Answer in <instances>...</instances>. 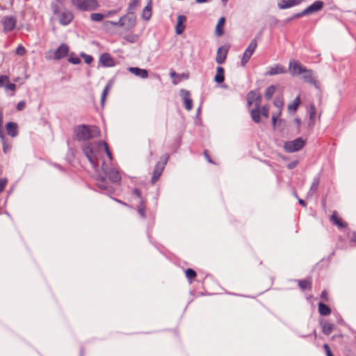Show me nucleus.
<instances>
[{
	"label": "nucleus",
	"instance_id": "20",
	"mask_svg": "<svg viewBox=\"0 0 356 356\" xmlns=\"http://www.w3.org/2000/svg\"><path fill=\"white\" fill-rule=\"evenodd\" d=\"M99 61L105 67H113L115 65V61L107 53H104L101 56Z\"/></svg>",
	"mask_w": 356,
	"mask_h": 356
},
{
	"label": "nucleus",
	"instance_id": "7",
	"mask_svg": "<svg viewBox=\"0 0 356 356\" xmlns=\"http://www.w3.org/2000/svg\"><path fill=\"white\" fill-rule=\"evenodd\" d=\"M301 74L302 79L305 82L309 83L312 85H314L315 87L318 88V83L315 79L314 74L312 70L307 69L305 67Z\"/></svg>",
	"mask_w": 356,
	"mask_h": 356
},
{
	"label": "nucleus",
	"instance_id": "39",
	"mask_svg": "<svg viewBox=\"0 0 356 356\" xmlns=\"http://www.w3.org/2000/svg\"><path fill=\"white\" fill-rule=\"evenodd\" d=\"M104 17V15L101 13H92L90 15V19L94 22H101Z\"/></svg>",
	"mask_w": 356,
	"mask_h": 356
},
{
	"label": "nucleus",
	"instance_id": "4",
	"mask_svg": "<svg viewBox=\"0 0 356 356\" xmlns=\"http://www.w3.org/2000/svg\"><path fill=\"white\" fill-rule=\"evenodd\" d=\"M72 4L81 10H95L99 4L97 0H71Z\"/></svg>",
	"mask_w": 356,
	"mask_h": 356
},
{
	"label": "nucleus",
	"instance_id": "50",
	"mask_svg": "<svg viewBox=\"0 0 356 356\" xmlns=\"http://www.w3.org/2000/svg\"><path fill=\"white\" fill-rule=\"evenodd\" d=\"M26 103L25 101H20L17 104V110L18 111H22L26 108Z\"/></svg>",
	"mask_w": 356,
	"mask_h": 356
},
{
	"label": "nucleus",
	"instance_id": "34",
	"mask_svg": "<svg viewBox=\"0 0 356 356\" xmlns=\"http://www.w3.org/2000/svg\"><path fill=\"white\" fill-rule=\"evenodd\" d=\"M250 114H251V118L254 122L258 123L260 122V109L259 108H255L252 109Z\"/></svg>",
	"mask_w": 356,
	"mask_h": 356
},
{
	"label": "nucleus",
	"instance_id": "30",
	"mask_svg": "<svg viewBox=\"0 0 356 356\" xmlns=\"http://www.w3.org/2000/svg\"><path fill=\"white\" fill-rule=\"evenodd\" d=\"M318 312L322 316H327L331 313V309L323 302L318 304Z\"/></svg>",
	"mask_w": 356,
	"mask_h": 356
},
{
	"label": "nucleus",
	"instance_id": "51",
	"mask_svg": "<svg viewBox=\"0 0 356 356\" xmlns=\"http://www.w3.org/2000/svg\"><path fill=\"white\" fill-rule=\"evenodd\" d=\"M323 348L325 350V352L327 356H334V355L332 354L331 349L327 343H325L323 345Z\"/></svg>",
	"mask_w": 356,
	"mask_h": 356
},
{
	"label": "nucleus",
	"instance_id": "47",
	"mask_svg": "<svg viewBox=\"0 0 356 356\" xmlns=\"http://www.w3.org/2000/svg\"><path fill=\"white\" fill-rule=\"evenodd\" d=\"M8 184V179L6 178L0 179V193L4 190Z\"/></svg>",
	"mask_w": 356,
	"mask_h": 356
},
{
	"label": "nucleus",
	"instance_id": "17",
	"mask_svg": "<svg viewBox=\"0 0 356 356\" xmlns=\"http://www.w3.org/2000/svg\"><path fill=\"white\" fill-rule=\"evenodd\" d=\"M186 21V17L184 15H179L177 17V22L175 26V32L177 34H181L185 30V22Z\"/></svg>",
	"mask_w": 356,
	"mask_h": 356
},
{
	"label": "nucleus",
	"instance_id": "35",
	"mask_svg": "<svg viewBox=\"0 0 356 356\" xmlns=\"http://www.w3.org/2000/svg\"><path fill=\"white\" fill-rule=\"evenodd\" d=\"M126 19V15L121 17L118 22H112V21H107L105 22L106 24H112L115 26H124V20Z\"/></svg>",
	"mask_w": 356,
	"mask_h": 356
},
{
	"label": "nucleus",
	"instance_id": "23",
	"mask_svg": "<svg viewBox=\"0 0 356 356\" xmlns=\"http://www.w3.org/2000/svg\"><path fill=\"white\" fill-rule=\"evenodd\" d=\"M225 80V70L222 67H217L216 74L214 76V81L218 83H221Z\"/></svg>",
	"mask_w": 356,
	"mask_h": 356
},
{
	"label": "nucleus",
	"instance_id": "1",
	"mask_svg": "<svg viewBox=\"0 0 356 356\" xmlns=\"http://www.w3.org/2000/svg\"><path fill=\"white\" fill-rule=\"evenodd\" d=\"M74 133L77 140H88L98 137L100 131L96 126L81 124L76 127Z\"/></svg>",
	"mask_w": 356,
	"mask_h": 356
},
{
	"label": "nucleus",
	"instance_id": "63",
	"mask_svg": "<svg viewBox=\"0 0 356 356\" xmlns=\"http://www.w3.org/2000/svg\"><path fill=\"white\" fill-rule=\"evenodd\" d=\"M294 122L296 124L297 127L299 128L301 124L300 120L299 118H296L294 120Z\"/></svg>",
	"mask_w": 356,
	"mask_h": 356
},
{
	"label": "nucleus",
	"instance_id": "15",
	"mask_svg": "<svg viewBox=\"0 0 356 356\" xmlns=\"http://www.w3.org/2000/svg\"><path fill=\"white\" fill-rule=\"evenodd\" d=\"M69 52V47L67 44L63 43L54 52V59L60 60L65 57Z\"/></svg>",
	"mask_w": 356,
	"mask_h": 356
},
{
	"label": "nucleus",
	"instance_id": "60",
	"mask_svg": "<svg viewBox=\"0 0 356 356\" xmlns=\"http://www.w3.org/2000/svg\"><path fill=\"white\" fill-rule=\"evenodd\" d=\"M170 75L172 79H178L179 77V74H177L176 73V72H175V71H171L170 73Z\"/></svg>",
	"mask_w": 356,
	"mask_h": 356
},
{
	"label": "nucleus",
	"instance_id": "9",
	"mask_svg": "<svg viewBox=\"0 0 356 356\" xmlns=\"http://www.w3.org/2000/svg\"><path fill=\"white\" fill-rule=\"evenodd\" d=\"M303 0H278L277 7L281 10L292 8L300 4Z\"/></svg>",
	"mask_w": 356,
	"mask_h": 356
},
{
	"label": "nucleus",
	"instance_id": "59",
	"mask_svg": "<svg viewBox=\"0 0 356 356\" xmlns=\"http://www.w3.org/2000/svg\"><path fill=\"white\" fill-rule=\"evenodd\" d=\"M133 193L139 198L140 201L141 200V199H143L141 196L140 191L138 188H135Z\"/></svg>",
	"mask_w": 356,
	"mask_h": 356
},
{
	"label": "nucleus",
	"instance_id": "19",
	"mask_svg": "<svg viewBox=\"0 0 356 356\" xmlns=\"http://www.w3.org/2000/svg\"><path fill=\"white\" fill-rule=\"evenodd\" d=\"M104 172L112 182H118L121 180V175L120 172L115 169H110L108 171Z\"/></svg>",
	"mask_w": 356,
	"mask_h": 356
},
{
	"label": "nucleus",
	"instance_id": "64",
	"mask_svg": "<svg viewBox=\"0 0 356 356\" xmlns=\"http://www.w3.org/2000/svg\"><path fill=\"white\" fill-rule=\"evenodd\" d=\"M298 202L302 206L305 207L306 204L304 200L299 199Z\"/></svg>",
	"mask_w": 356,
	"mask_h": 356
},
{
	"label": "nucleus",
	"instance_id": "12",
	"mask_svg": "<svg viewBox=\"0 0 356 356\" xmlns=\"http://www.w3.org/2000/svg\"><path fill=\"white\" fill-rule=\"evenodd\" d=\"M17 21L15 17L6 16L3 19L2 24L5 32L11 31L16 26Z\"/></svg>",
	"mask_w": 356,
	"mask_h": 356
},
{
	"label": "nucleus",
	"instance_id": "38",
	"mask_svg": "<svg viewBox=\"0 0 356 356\" xmlns=\"http://www.w3.org/2000/svg\"><path fill=\"white\" fill-rule=\"evenodd\" d=\"M152 15L151 8L147 6L143 10L142 17L144 19L148 20Z\"/></svg>",
	"mask_w": 356,
	"mask_h": 356
},
{
	"label": "nucleus",
	"instance_id": "46",
	"mask_svg": "<svg viewBox=\"0 0 356 356\" xmlns=\"http://www.w3.org/2000/svg\"><path fill=\"white\" fill-rule=\"evenodd\" d=\"M81 56L83 58L85 62L87 64H90L93 60V58L90 55H88V54L83 53V54H81Z\"/></svg>",
	"mask_w": 356,
	"mask_h": 356
},
{
	"label": "nucleus",
	"instance_id": "25",
	"mask_svg": "<svg viewBox=\"0 0 356 356\" xmlns=\"http://www.w3.org/2000/svg\"><path fill=\"white\" fill-rule=\"evenodd\" d=\"M322 332L324 334H330L334 328V325L328 322H321Z\"/></svg>",
	"mask_w": 356,
	"mask_h": 356
},
{
	"label": "nucleus",
	"instance_id": "44",
	"mask_svg": "<svg viewBox=\"0 0 356 356\" xmlns=\"http://www.w3.org/2000/svg\"><path fill=\"white\" fill-rule=\"evenodd\" d=\"M16 85L15 83H10V81L7 82L4 86V89L6 90H10L13 92L16 90Z\"/></svg>",
	"mask_w": 356,
	"mask_h": 356
},
{
	"label": "nucleus",
	"instance_id": "32",
	"mask_svg": "<svg viewBox=\"0 0 356 356\" xmlns=\"http://www.w3.org/2000/svg\"><path fill=\"white\" fill-rule=\"evenodd\" d=\"M298 286L302 290H310L312 289V281L309 280H298Z\"/></svg>",
	"mask_w": 356,
	"mask_h": 356
},
{
	"label": "nucleus",
	"instance_id": "13",
	"mask_svg": "<svg viewBox=\"0 0 356 356\" xmlns=\"http://www.w3.org/2000/svg\"><path fill=\"white\" fill-rule=\"evenodd\" d=\"M229 48L226 46H221L218 49L216 61L218 64H222L227 58Z\"/></svg>",
	"mask_w": 356,
	"mask_h": 356
},
{
	"label": "nucleus",
	"instance_id": "49",
	"mask_svg": "<svg viewBox=\"0 0 356 356\" xmlns=\"http://www.w3.org/2000/svg\"><path fill=\"white\" fill-rule=\"evenodd\" d=\"M25 53H26V49L22 45L18 46L17 48L16 49V54L19 56H22L24 55Z\"/></svg>",
	"mask_w": 356,
	"mask_h": 356
},
{
	"label": "nucleus",
	"instance_id": "26",
	"mask_svg": "<svg viewBox=\"0 0 356 356\" xmlns=\"http://www.w3.org/2000/svg\"><path fill=\"white\" fill-rule=\"evenodd\" d=\"M97 146L99 149L103 148L107 155V156L109 158L110 160H113V155L109 149L108 144L103 141L100 140L97 143Z\"/></svg>",
	"mask_w": 356,
	"mask_h": 356
},
{
	"label": "nucleus",
	"instance_id": "43",
	"mask_svg": "<svg viewBox=\"0 0 356 356\" xmlns=\"http://www.w3.org/2000/svg\"><path fill=\"white\" fill-rule=\"evenodd\" d=\"M260 114H261L266 118L269 117V108L267 105L261 107L260 110Z\"/></svg>",
	"mask_w": 356,
	"mask_h": 356
},
{
	"label": "nucleus",
	"instance_id": "28",
	"mask_svg": "<svg viewBox=\"0 0 356 356\" xmlns=\"http://www.w3.org/2000/svg\"><path fill=\"white\" fill-rule=\"evenodd\" d=\"M137 211L140 217H142L143 218H145L146 217V206L145 200L143 199H141V200L139 202Z\"/></svg>",
	"mask_w": 356,
	"mask_h": 356
},
{
	"label": "nucleus",
	"instance_id": "42",
	"mask_svg": "<svg viewBox=\"0 0 356 356\" xmlns=\"http://www.w3.org/2000/svg\"><path fill=\"white\" fill-rule=\"evenodd\" d=\"M124 39L131 43H134L138 41V37L136 34H129L125 35Z\"/></svg>",
	"mask_w": 356,
	"mask_h": 356
},
{
	"label": "nucleus",
	"instance_id": "16",
	"mask_svg": "<svg viewBox=\"0 0 356 356\" xmlns=\"http://www.w3.org/2000/svg\"><path fill=\"white\" fill-rule=\"evenodd\" d=\"M330 220L339 228H344L347 227V223L339 216L336 211L332 212L330 216Z\"/></svg>",
	"mask_w": 356,
	"mask_h": 356
},
{
	"label": "nucleus",
	"instance_id": "62",
	"mask_svg": "<svg viewBox=\"0 0 356 356\" xmlns=\"http://www.w3.org/2000/svg\"><path fill=\"white\" fill-rule=\"evenodd\" d=\"M204 156L206 157L207 160L209 162V163H212V161L211 159H210L209 154H208V151L207 150H204Z\"/></svg>",
	"mask_w": 356,
	"mask_h": 356
},
{
	"label": "nucleus",
	"instance_id": "40",
	"mask_svg": "<svg viewBox=\"0 0 356 356\" xmlns=\"http://www.w3.org/2000/svg\"><path fill=\"white\" fill-rule=\"evenodd\" d=\"M139 4V0H131L129 5V12L133 13Z\"/></svg>",
	"mask_w": 356,
	"mask_h": 356
},
{
	"label": "nucleus",
	"instance_id": "29",
	"mask_svg": "<svg viewBox=\"0 0 356 356\" xmlns=\"http://www.w3.org/2000/svg\"><path fill=\"white\" fill-rule=\"evenodd\" d=\"M273 104L274 106L277 108V111L275 113H277V115H281L282 110L284 106L283 99L282 97H276Z\"/></svg>",
	"mask_w": 356,
	"mask_h": 356
},
{
	"label": "nucleus",
	"instance_id": "18",
	"mask_svg": "<svg viewBox=\"0 0 356 356\" xmlns=\"http://www.w3.org/2000/svg\"><path fill=\"white\" fill-rule=\"evenodd\" d=\"M129 72L136 76L142 79H146L148 77V72L145 69H140L139 67H130L128 69Z\"/></svg>",
	"mask_w": 356,
	"mask_h": 356
},
{
	"label": "nucleus",
	"instance_id": "41",
	"mask_svg": "<svg viewBox=\"0 0 356 356\" xmlns=\"http://www.w3.org/2000/svg\"><path fill=\"white\" fill-rule=\"evenodd\" d=\"M316 118V107L314 104L309 106V119L314 123Z\"/></svg>",
	"mask_w": 356,
	"mask_h": 356
},
{
	"label": "nucleus",
	"instance_id": "27",
	"mask_svg": "<svg viewBox=\"0 0 356 356\" xmlns=\"http://www.w3.org/2000/svg\"><path fill=\"white\" fill-rule=\"evenodd\" d=\"M300 102L301 101L300 96L296 97L293 101V102L288 105V110L289 111L296 112L298 108Z\"/></svg>",
	"mask_w": 356,
	"mask_h": 356
},
{
	"label": "nucleus",
	"instance_id": "33",
	"mask_svg": "<svg viewBox=\"0 0 356 356\" xmlns=\"http://www.w3.org/2000/svg\"><path fill=\"white\" fill-rule=\"evenodd\" d=\"M185 275L190 283H192L193 280L197 277L196 272L191 268H187L185 271Z\"/></svg>",
	"mask_w": 356,
	"mask_h": 356
},
{
	"label": "nucleus",
	"instance_id": "6",
	"mask_svg": "<svg viewBox=\"0 0 356 356\" xmlns=\"http://www.w3.org/2000/svg\"><path fill=\"white\" fill-rule=\"evenodd\" d=\"M257 47V40L255 39H253L250 42V44L248 45V47H247V49H245V51L243 53V55L242 56L241 61V65H243V66L245 65V64L248 62L250 57L252 56L254 51H255Z\"/></svg>",
	"mask_w": 356,
	"mask_h": 356
},
{
	"label": "nucleus",
	"instance_id": "56",
	"mask_svg": "<svg viewBox=\"0 0 356 356\" xmlns=\"http://www.w3.org/2000/svg\"><path fill=\"white\" fill-rule=\"evenodd\" d=\"M280 115H277V113H273V115H272V124H273V127L275 128V125H276V121H277V119L280 117Z\"/></svg>",
	"mask_w": 356,
	"mask_h": 356
},
{
	"label": "nucleus",
	"instance_id": "53",
	"mask_svg": "<svg viewBox=\"0 0 356 356\" xmlns=\"http://www.w3.org/2000/svg\"><path fill=\"white\" fill-rule=\"evenodd\" d=\"M350 242L356 243V232H351L348 234Z\"/></svg>",
	"mask_w": 356,
	"mask_h": 356
},
{
	"label": "nucleus",
	"instance_id": "48",
	"mask_svg": "<svg viewBox=\"0 0 356 356\" xmlns=\"http://www.w3.org/2000/svg\"><path fill=\"white\" fill-rule=\"evenodd\" d=\"M68 61L72 64L77 65L81 63V59L77 56H70L68 58Z\"/></svg>",
	"mask_w": 356,
	"mask_h": 356
},
{
	"label": "nucleus",
	"instance_id": "3",
	"mask_svg": "<svg viewBox=\"0 0 356 356\" xmlns=\"http://www.w3.org/2000/svg\"><path fill=\"white\" fill-rule=\"evenodd\" d=\"M169 157L170 156L168 154L162 155L160 158V161L156 164L151 179L152 184H155L159 179L165 166L168 163Z\"/></svg>",
	"mask_w": 356,
	"mask_h": 356
},
{
	"label": "nucleus",
	"instance_id": "61",
	"mask_svg": "<svg viewBox=\"0 0 356 356\" xmlns=\"http://www.w3.org/2000/svg\"><path fill=\"white\" fill-rule=\"evenodd\" d=\"M118 12V10H110L108 11L105 15L104 17H110V16H112L113 15H115Z\"/></svg>",
	"mask_w": 356,
	"mask_h": 356
},
{
	"label": "nucleus",
	"instance_id": "24",
	"mask_svg": "<svg viewBox=\"0 0 356 356\" xmlns=\"http://www.w3.org/2000/svg\"><path fill=\"white\" fill-rule=\"evenodd\" d=\"M6 131L8 135L12 137H15L17 135V125L15 122H8L6 124Z\"/></svg>",
	"mask_w": 356,
	"mask_h": 356
},
{
	"label": "nucleus",
	"instance_id": "5",
	"mask_svg": "<svg viewBox=\"0 0 356 356\" xmlns=\"http://www.w3.org/2000/svg\"><path fill=\"white\" fill-rule=\"evenodd\" d=\"M305 145V140L298 138L293 140L286 141L284 143V149L287 152H295L300 150Z\"/></svg>",
	"mask_w": 356,
	"mask_h": 356
},
{
	"label": "nucleus",
	"instance_id": "37",
	"mask_svg": "<svg viewBox=\"0 0 356 356\" xmlns=\"http://www.w3.org/2000/svg\"><path fill=\"white\" fill-rule=\"evenodd\" d=\"M111 86L110 84H106V86H105V88L102 92V98H101V103H102V106L104 105V104L105 102L106 96H107L109 90H111Z\"/></svg>",
	"mask_w": 356,
	"mask_h": 356
},
{
	"label": "nucleus",
	"instance_id": "55",
	"mask_svg": "<svg viewBox=\"0 0 356 356\" xmlns=\"http://www.w3.org/2000/svg\"><path fill=\"white\" fill-rule=\"evenodd\" d=\"M318 179H315L312 185L311 190H314V191L315 192L318 188Z\"/></svg>",
	"mask_w": 356,
	"mask_h": 356
},
{
	"label": "nucleus",
	"instance_id": "10",
	"mask_svg": "<svg viewBox=\"0 0 356 356\" xmlns=\"http://www.w3.org/2000/svg\"><path fill=\"white\" fill-rule=\"evenodd\" d=\"M58 18L60 24L65 26L72 22L73 19V15L69 10H64L58 13Z\"/></svg>",
	"mask_w": 356,
	"mask_h": 356
},
{
	"label": "nucleus",
	"instance_id": "8",
	"mask_svg": "<svg viewBox=\"0 0 356 356\" xmlns=\"http://www.w3.org/2000/svg\"><path fill=\"white\" fill-rule=\"evenodd\" d=\"M305 67L297 60H291L289 64V71L291 76H296L301 74Z\"/></svg>",
	"mask_w": 356,
	"mask_h": 356
},
{
	"label": "nucleus",
	"instance_id": "54",
	"mask_svg": "<svg viewBox=\"0 0 356 356\" xmlns=\"http://www.w3.org/2000/svg\"><path fill=\"white\" fill-rule=\"evenodd\" d=\"M181 78H183V79H188V75L186 74H179V77L178 79H174L173 80L174 85H177L181 81Z\"/></svg>",
	"mask_w": 356,
	"mask_h": 356
},
{
	"label": "nucleus",
	"instance_id": "22",
	"mask_svg": "<svg viewBox=\"0 0 356 356\" xmlns=\"http://www.w3.org/2000/svg\"><path fill=\"white\" fill-rule=\"evenodd\" d=\"M225 18L224 17H220L216 26L215 33L216 36L220 37L221 35H223V27L225 26Z\"/></svg>",
	"mask_w": 356,
	"mask_h": 356
},
{
	"label": "nucleus",
	"instance_id": "52",
	"mask_svg": "<svg viewBox=\"0 0 356 356\" xmlns=\"http://www.w3.org/2000/svg\"><path fill=\"white\" fill-rule=\"evenodd\" d=\"M261 102V96L260 93H258L257 98L255 99V102H254L255 108H259Z\"/></svg>",
	"mask_w": 356,
	"mask_h": 356
},
{
	"label": "nucleus",
	"instance_id": "31",
	"mask_svg": "<svg viewBox=\"0 0 356 356\" xmlns=\"http://www.w3.org/2000/svg\"><path fill=\"white\" fill-rule=\"evenodd\" d=\"M258 93L259 92H257L256 91L251 90L247 94L246 99L248 106H250L254 104Z\"/></svg>",
	"mask_w": 356,
	"mask_h": 356
},
{
	"label": "nucleus",
	"instance_id": "57",
	"mask_svg": "<svg viewBox=\"0 0 356 356\" xmlns=\"http://www.w3.org/2000/svg\"><path fill=\"white\" fill-rule=\"evenodd\" d=\"M305 15H307V13H305V9H304L301 12L298 13L296 15H294V16L292 18H293V19L299 18V17H300L302 16H305Z\"/></svg>",
	"mask_w": 356,
	"mask_h": 356
},
{
	"label": "nucleus",
	"instance_id": "45",
	"mask_svg": "<svg viewBox=\"0 0 356 356\" xmlns=\"http://www.w3.org/2000/svg\"><path fill=\"white\" fill-rule=\"evenodd\" d=\"M9 81V77L6 75H0V88H4L7 82Z\"/></svg>",
	"mask_w": 356,
	"mask_h": 356
},
{
	"label": "nucleus",
	"instance_id": "36",
	"mask_svg": "<svg viewBox=\"0 0 356 356\" xmlns=\"http://www.w3.org/2000/svg\"><path fill=\"white\" fill-rule=\"evenodd\" d=\"M275 87L274 86H270L265 91V97L267 99H270L275 92Z\"/></svg>",
	"mask_w": 356,
	"mask_h": 356
},
{
	"label": "nucleus",
	"instance_id": "11",
	"mask_svg": "<svg viewBox=\"0 0 356 356\" xmlns=\"http://www.w3.org/2000/svg\"><path fill=\"white\" fill-rule=\"evenodd\" d=\"M323 6L324 3L322 1H316L305 9V13L307 15H312L321 10Z\"/></svg>",
	"mask_w": 356,
	"mask_h": 356
},
{
	"label": "nucleus",
	"instance_id": "21",
	"mask_svg": "<svg viewBox=\"0 0 356 356\" xmlns=\"http://www.w3.org/2000/svg\"><path fill=\"white\" fill-rule=\"evenodd\" d=\"M286 72L285 67L280 64H277L269 68L267 74L269 76H273L279 74H284Z\"/></svg>",
	"mask_w": 356,
	"mask_h": 356
},
{
	"label": "nucleus",
	"instance_id": "58",
	"mask_svg": "<svg viewBox=\"0 0 356 356\" xmlns=\"http://www.w3.org/2000/svg\"><path fill=\"white\" fill-rule=\"evenodd\" d=\"M321 298L324 300V301H327L328 300V293L326 291H323L322 293H321Z\"/></svg>",
	"mask_w": 356,
	"mask_h": 356
},
{
	"label": "nucleus",
	"instance_id": "14",
	"mask_svg": "<svg viewBox=\"0 0 356 356\" xmlns=\"http://www.w3.org/2000/svg\"><path fill=\"white\" fill-rule=\"evenodd\" d=\"M180 93L184 102L185 108L187 111H191L193 108V100L191 98L189 91L182 89L181 90Z\"/></svg>",
	"mask_w": 356,
	"mask_h": 356
},
{
	"label": "nucleus",
	"instance_id": "2",
	"mask_svg": "<svg viewBox=\"0 0 356 356\" xmlns=\"http://www.w3.org/2000/svg\"><path fill=\"white\" fill-rule=\"evenodd\" d=\"M83 152L94 169L98 167L97 150L91 143H87L83 146Z\"/></svg>",
	"mask_w": 356,
	"mask_h": 356
}]
</instances>
